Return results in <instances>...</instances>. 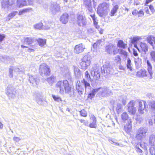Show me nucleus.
<instances>
[{
    "label": "nucleus",
    "instance_id": "nucleus-1",
    "mask_svg": "<svg viewBox=\"0 0 155 155\" xmlns=\"http://www.w3.org/2000/svg\"><path fill=\"white\" fill-rule=\"evenodd\" d=\"M147 70L145 69H141L137 72L136 76L139 78H145L150 80L153 78V72L152 70V67L148 60H147Z\"/></svg>",
    "mask_w": 155,
    "mask_h": 155
},
{
    "label": "nucleus",
    "instance_id": "nucleus-2",
    "mask_svg": "<svg viewBox=\"0 0 155 155\" xmlns=\"http://www.w3.org/2000/svg\"><path fill=\"white\" fill-rule=\"evenodd\" d=\"M56 86L60 89V92H63L64 91L65 93H68L71 91V87L69 85L68 81L65 80L63 81H59L56 84Z\"/></svg>",
    "mask_w": 155,
    "mask_h": 155
},
{
    "label": "nucleus",
    "instance_id": "nucleus-3",
    "mask_svg": "<svg viewBox=\"0 0 155 155\" xmlns=\"http://www.w3.org/2000/svg\"><path fill=\"white\" fill-rule=\"evenodd\" d=\"M35 41L34 39L31 37H27L24 38V44L31 46V48H29L27 50L29 52H34L35 49L37 48V45L36 44L34 45H31Z\"/></svg>",
    "mask_w": 155,
    "mask_h": 155
},
{
    "label": "nucleus",
    "instance_id": "nucleus-4",
    "mask_svg": "<svg viewBox=\"0 0 155 155\" xmlns=\"http://www.w3.org/2000/svg\"><path fill=\"white\" fill-rule=\"evenodd\" d=\"M117 46L118 48L121 49L120 50V54L127 57L128 55L127 53L123 50L127 48V44L125 43L123 40H120L118 41Z\"/></svg>",
    "mask_w": 155,
    "mask_h": 155
},
{
    "label": "nucleus",
    "instance_id": "nucleus-5",
    "mask_svg": "<svg viewBox=\"0 0 155 155\" xmlns=\"http://www.w3.org/2000/svg\"><path fill=\"white\" fill-rule=\"evenodd\" d=\"M91 64V61L89 57L87 55L84 56L80 63L81 68L83 70L87 69Z\"/></svg>",
    "mask_w": 155,
    "mask_h": 155
},
{
    "label": "nucleus",
    "instance_id": "nucleus-6",
    "mask_svg": "<svg viewBox=\"0 0 155 155\" xmlns=\"http://www.w3.org/2000/svg\"><path fill=\"white\" fill-rule=\"evenodd\" d=\"M52 25L51 22H48L45 23V25L43 26L42 22H40L35 24L34 25V28L35 29L42 30L49 29Z\"/></svg>",
    "mask_w": 155,
    "mask_h": 155
},
{
    "label": "nucleus",
    "instance_id": "nucleus-7",
    "mask_svg": "<svg viewBox=\"0 0 155 155\" xmlns=\"http://www.w3.org/2000/svg\"><path fill=\"white\" fill-rule=\"evenodd\" d=\"M138 110L140 114H143L144 113L143 111L145 110L147 111V107L146 102L143 100H139L138 101Z\"/></svg>",
    "mask_w": 155,
    "mask_h": 155
},
{
    "label": "nucleus",
    "instance_id": "nucleus-8",
    "mask_svg": "<svg viewBox=\"0 0 155 155\" xmlns=\"http://www.w3.org/2000/svg\"><path fill=\"white\" fill-rule=\"evenodd\" d=\"M40 70L41 71L40 72V74L41 75L44 74L45 76H48L51 74V70L50 68L46 64L42 66L41 68V66Z\"/></svg>",
    "mask_w": 155,
    "mask_h": 155
},
{
    "label": "nucleus",
    "instance_id": "nucleus-9",
    "mask_svg": "<svg viewBox=\"0 0 155 155\" xmlns=\"http://www.w3.org/2000/svg\"><path fill=\"white\" fill-rule=\"evenodd\" d=\"M77 22L79 26H85L86 25V19L85 17L82 15H78L77 16Z\"/></svg>",
    "mask_w": 155,
    "mask_h": 155
},
{
    "label": "nucleus",
    "instance_id": "nucleus-10",
    "mask_svg": "<svg viewBox=\"0 0 155 155\" xmlns=\"http://www.w3.org/2000/svg\"><path fill=\"white\" fill-rule=\"evenodd\" d=\"M134 103L133 101H131L129 103L127 107V111L130 114L134 115L136 112V108L134 107Z\"/></svg>",
    "mask_w": 155,
    "mask_h": 155
},
{
    "label": "nucleus",
    "instance_id": "nucleus-11",
    "mask_svg": "<svg viewBox=\"0 0 155 155\" xmlns=\"http://www.w3.org/2000/svg\"><path fill=\"white\" fill-rule=\"evenodd\" d=\"M89 117L90 120L91 121H92V122H90L89 124V127L91 128H96L97 127V120L96 117L92 114H89Z\"/></svg>",
    "mask_w": 155,
    "mask_h": 155
},
{
    "label": "nucleus",
    "instance_id": "nucleus-12",
    "mask_svg": "<svg viewBox=\"0 0 155 155\" xmlns=\"http://www.w3.org/2000/svg\"><path fill=\"white\" fill-rule=\"evenodd\" d=\"M107 4L103 3L100 4L97 10V13L100 17H103L105 15V10L103 9L104 7Z\"/></svg>",
    "mask_w": 155,
    "mask_h": 155
},
{
    "label": "nucleus",
    "instance_id": "nucleus-13",
    "mask_svg": "<svg viewBox=\"0 0 155 155\" xmlns=\"http://www.w3.org/2000/svg\"><path fill=\"white\" fill-rule=\"evenodd\" d=\"M85 49V46L82 43L76 45L74 48V52L78 54L83 52Z\"/></svg>",
    "mask_w": 155,
    "mask_h": 155
},
{
    "label": "nucleus",
    "instance_id": "nucleus-14",
    "mask_svg": "<svg viewBox=\"0 0 155 155\" xmlns=\"http://www.w3.org/2000/svg\"><path fill=\"white\" fill-rule=\"evenodd\" d=\"M124 129L127 134H129L130 133L132 129V121L131 119L127 120V123L124 126Z\"/></svg>",
    "mask_w": 155,
    "mask_h": 155
},
{
    "label": "nucleus",
    "instance_id": "nucleus-15",
    "mask_svg": "<svg viewBox=\"0 0 155 155\" xmlns=\"http://www.w3.org/2000/svg\"><path fill=\"white\" fill-rule=\"evenodd\" d=\"M76 89L79 94H82L84 91L81 82L79 80L77 81L76 84Z\"/></svg>",
    "mask_w": 155,
    "mask_h": 155
},
{
    "label": "nucleus",
    "instance_id": "nucleus-16",
    "mask_svg": "<svg viewBox=\"0 0 155 155\" xmlns=\"http://www.w3.org/2000/svg\"><path fill=\"white\" fill-rule=\"evenodd\" d=\"M146 40L152 46L153 49H155V37L152 35H148L147 37Z\"/></svg>",
    "mask_w": 155,
    "mask_h": 155
},
{
    "label": "nucleus",
    "instance_id": "nucleus-17",
    "mask_svg": "<svg viewBox=\"0 0 155 155\" xmlns=\"http://www.w3.org/2000/svg\"><path fill=\"white\" fill-rule=\"evenodd\" d=\"M91 74L93 77V79L95 80H98L100 77V72L97 69H94L91 71Z\"/></svg>",
    "mask_w": 155,
    "mask_h": 155
},
{
    "label": "nucleus",
    "instance_id": "nucleus-18",
    "mask_svg": "<svg viewBox=\"0 0 155 155\" xmlns=\"http://www.w3.org/2000/svg\"><path fill=\"white\" fill-rule=\"evenodd\" d=\"M69 15L68 13H64L61 16L60 20L63 24H66L68 21Z\"/></svg>",
    "mask_w": 155,
    "mask_h": 155
},
{
    "label": "nucleus",
    "instance_id": "nucleus-19",
    "mask_svg": "<svg viewBox=\"0 0 155 155\" xmlns=\"http://www.w3.org/2000/svg\"><path fill=\"white\" fill-rule=\"evenodd\" d=\"M146 132L145 131L143 128L140 129L139 130L137 134L135 137L137 139H141L143 136L146 134Z\"/></svg>",
    "mask_w": 155,
    "mask_h": 155
},
{
    "label": "nucleus",
    "instance_id": "nucleus-20",
    "mask_svg": "<svg viewBox=\"0 0 155 155\" xmlns=\"http://www.w3.org/2000/svg\"><path fill=\"white\" fill-rule=\"evenodd\" d=\"M139 47L140 49L142 52L146 53L148 51V47L147 44L145 43L140 42Z\"/></svg>",
    "mask_w": 155,
    "mask_h": 155
},
{
    "label": "nucleus",
    "instance_id": "nucleus-21",
    "mask_svg": "<svg viewBox=\"0 0 155 155\" xmlns=\"http://www.w3.org/2000/svg\"><path fill=\"white\" fill-rule=\"evenodd\" d=\"M118 8L119 6L118 5L114 6L110 13V16L111 17L114 16L117 12Z\"/></svg>",
    "mask_w": 155,
    "mask_h": 155
},
{
    "label": "nucleus",
    "instance_id": "nucleus-22",
    "mask_svg": "<svg viewBox=\"0 0 155 155\" xmlns=\"http://www.w3.org/2000/svg\"><path fill=\"white\" fill-rule=\"evenodd\" d=\"M101 88L100 87L97 89H93L91 93L88 94L87 96V98L91 99H92L94 97L97 92Z\"/></svg>",
    "mask_w": 155,
    "mask_h": 155
},
{
    "label": "nucleus",
    "instance_id": "nucleus-23",
    "mask_svg": "<svg viewBox=\"0 0 155 155\" xmlns=\"http://www.w3.org/2000/svg\"><path fill=\"white\" fill-rule=\"evenodd\" d=\"M36 41L39 45L41 47H44L46 44V40L45 39L38 38L37 39Z\"/></svg>",
    "mask_w": 155,
    "mask_h": 155
},
{
    "label": "nucleus",
    "instance_id": "nucleus-24",
    "mask_svg": "<svg viewBox=\"0 0 155 155\" xmlns=\"http://www.w3.org/2000/svg\"><path fill=\"white\" fill-rule=\"evenodd\" d=\"M17 2L19 7L27 5L26 0H17Z\"/></svg>",
    "mask_w": 155,
    "mask_h": 155
},
{
    "label": "nucleus",
    "instance_id": "nucleus-25",
    "mask_svg": "<svg viewBox=\"0 0 155 155\" xmlns=\"http://www.w3.org/2000/svg\"><path fill=\"white\" fill-rule=\"evenodd\" d=\"M142 39L140 37L135 36L133 37L131 40L132 43L134 44Z\"/></svg>",
    "mask_w": 155,
    "mask_h": 155
},
{
    "label": "nucleus",
    "instance_id": "nucleus-26",
    "mask_svg": "<svg viewBox=\"0 0 155 155\" xmlns=\"http://www.w3.org/2000/svg\"><path fill=\"white\" fill-rule=\"evenodd\" d=\"M131 61L130 58H128L127 60V63L126 64V66L127 69H129V70L131 71H133V68L131 66Z\"/></svg>",
    "mask_w": 155,
    "mask_h": 155
},
{
    "label": "nucleus",
    "instance_id": "nucleus-27",
    "mask_svg": "<svg viewBox=\"0 0 155 155\" xmlns=\"http://www.w3.org/2000/svg\"><path fill=\"white\" fill-rule=\"evenodd\" d=\"M17 13L18 12L17 11H15L9 14L8 15V20H9L10 19L13 18L16 15Z\"/></svg>",
    "mask_w": 155,
    "mask_h": 155
},
{
    "label": "nucleus",
    "instance_id": "nucleus-28",
    "mask_svg": "<svg viewBox=\"0 0 155 155\" xmlns=\"http://www.w3.org/2000/svg\"><path fill=\"white\" fill-rule=\"evenodd\" d=\"M113 47H114V46L113 45H108L106 46L105 48L106 52L109 54H110L111 52L112 48Z\"/></svg>",
    "mask_w": 155,
    "mask_h": 155
},
{
    "label": "nucleus",
    "instance_id": "nucleus-29",
    "mask_svg": "<svg viewBox=\"0 0 155 155\" xmlns=\"http://www.w3.org/2000/svg\"><path fill=\"white\" fill-rule=\"evenodd\" d=\"M122 119L124 121L128 120V116L126 112H124L121 115V116Z\"/></svg>",
    "mask_w": 155,
    "mask_h": 155
},
{
    "label": "nucleus",
    "instance_id": "nucleus-30",
    "mask_svg": "<svg viewBox=\"0 0 155 155\" xmlns=\"http://www.w3.org/2000/svg\"><path fill=\"white\" fill-rule=\"evenodd\" d=\"M31 9L28 8L23 9L22 10H20L19 11L18 15H23V14L28 12Z\"/></svg>",
    "mask_w": 155,
    "mask_h": 155
},
{
    "label": "nucleus",
    "instance_id": "nucleus-31",
    "mask_svg": "<svg viewBox=\"0 0 155 155\" xmlns=\"http://www.w3.org/2000/svg\"><path fill=\"white\" fill-rule=\"evenodd\" d=\"M80 115L83 117H86L87 116V111L84 109L81 110L80 111Z\"/></svg>",
    "mask_w": 155,
    "mask_h": 155
},
{
    "label": "nucleus",
    "instance_id": "nucleus-32",
    "mask_svg": "<svg viewBox=\"0 0 155 155\" xmlns=\"http://www.w3.org/2000/svg\"><path fill=\"white\" fill-rule=\"evenodd\" d=\"M114 62L117 64L120 63L121 58L120 55H118L115 57Z\"/></svg>",
    "mask_w": 155,
    "mask_h": 155
},
{
    "label": "nucleus",
    "instance_id": "nucleus-33",
    "mask_svg": "<svg viewBox=\"0 0 155 155\" xmlns=\"http://www.w3.org/2000/svg\"><path fill=\"white\" fill-rule=\"evenodd\" d=\"M150 152L152 155H155V144L153 145L150 148Z\"/></svg>",
    "mask_w": 155,
    "mask_h": 155
},
{
    "label": "nucleus",
    "instance_id": "nucleus-34",
    "mask_svg": "<svg viewBox=\"0 0 155 155\" xmlns=\"http://www.w3.org/2000/svg\"><path fill=\"white\" fill-rule=\"evenodd\" d=\"M83 82L84 84L85 87V89L87 88V87H90L91 85L88 82L84 79H83Z\"/></svg>",
    "mask_w": 155,
    "mask_h": 155
},
{
    "label": "nucleus",
    "instance_id": "nucleus-35",
    "mask_svg": "<svg viewBox=\"0 0 155 155\" xmlns=\"http://www.w3.org/2000/svg\"><path fill=\"white\" fill-rule=\"evenodd\" d=\"M52 97L54 101L57 102L62 101V100L61 98L59 97H56L54 95H52Z\"/></svg>",
    "mask_w": 155,
    "mask_h": 155
},
{
    "label": "nucleus",
    "instance_id": "nucleus-36",
    "mask_svg": "<svg viewBox=\"0 0 155 155\" xmlns=\"http://www.w3.org/2000/svg\"><path fill=\"white\" fill-rule=\"evenodd\" d=\"M29 81L30 83L33 84L36 82V80L34 77L31 76H30L29 78Z\"/></svg>",
    "mask_w": 155,
    "mask_h": 155
},
{
    "label": "nucleus",
    "instance_id": "nucleus-37",
    "mask_svg": "<svg viewBox=\"0 0 155 155\" xmlns=\"http://www.w3.org/2000/svg\"><path fill=\"white\" fill-rule=\"evenodd\" d=\"M55 78L54 76H51L47 78V81L48 83H52L54 81Z\"/></svg>",
    "mask_w": 155,
    "mask_h": 155
},
{
    "label": "nucleus",
    "instance_id": "nucleus-38",
    "mask_svg": "<svg viewBox=\"0 0 155 155\" xmlns=\"http://www.w3.org/2000/svg\"><path fill=\"white\" fill-rule=\"evenodd\" d=\"M150 54L151 58L155 62V51H151Z\"/></svg>",
    "mask_w": 155,
    "mask_h": 155
},
{
    "label": "nucleus",
    "instance_id": "nucleus-39",
    "mask_svg": "<svg viewBox=\"0 0 155 155\" xmlns=\"http://www.w3.org/2000/svg\"><path fill=\"white\" fill-rule=\"evenodd\" d=\"M144 15V12L142 10H140L138 11V17L143 16Z\"/></svg>",
    "mask_w": 155,
    "mask_h": 155
},
{
    "label": "nucleus",
    "instance_id": "nucleus-40",
    "mask_svg": "<svg viewBox=\"0 0 155 155\" xmlns=\"http://www.w3.org/2000/svg\"><path fill=\"white\" fill-rule=\"evenodd\" d=\"M85 77L87 78L88 80H89V79H91L90 75L89 73V72L88 71H86L85 72Z\"/></svg>",
    "mask_w": 155,
    "mask_h": 155
},
{
    "label": "nucleus",
    "instance_id": "nucleus-41",
    "mask_svg": "<svg viewBox=\"0 0 155 155\" xmlns=\"http://www.w3.org/2000/svg\"><path fill=\"white\" fill-rule=\"evenodd\" d=\"M149 8H150L151 11L153 13L155 12V9H154V7L152 5H149Z\"/></svg>",
    "mask_w": 155,
    "mask_h": 155
},
{
    "label": "nucleus",
    "instance_id": "nucleus-42",
    "mask_svg": "<svg viewBox=\"0 0 155 155\" xmlns=\"http://www.w3.org/2000/svg\"><path fill=\"white\" fill-rule=\"evenodd\" d=\"M135 148L137 153H142L143 152L142 150L138 147L136 146L135 147Z\"/></svg>",
    "mask_w": 155,
    "mask_h": 155
},
{
    "label": "nucleus",
    "instance_id": "nucleus-43",
    "mask_svg": "<svg viewBox=\"0 0 155 155\" xmlns=\"http://www.w3.org/2000/svg\"><path fill=\"white\" fill-rule=\"evenodd\" d=\"M5 36L4 34H0V42H2L4 40Z\"/></svg>",
    "mask_w": 155,
    "mask_h": 155
},
{
    "label": "nucleus",
    "instance_id": "nucleus-44",
    "mask_svg": "<svg viewBox=\"0 0 155 155\" xmlns=\"http://www.w3.org/2000/svg\"><path fill=\"white\" fill-rule=\"evenodd\" d=\"M133 54L135 56H137L138 54L137 52V51L134 49H133Z\"/></svg>",
    "mask_w": 155,
    "mask_h": 155
},
{
    "label": "nucleus",
    "instance_id": "nucleus-45",
    "mask_svg": "<svg viewBox=\"0 0 155 155\" xmlns=\"http://www.w3.org/2000/svg\"><path fill=\"white\" fill-rule=\"evenodd\" d=\"M138 11L137 10L135 9L132 12V14L134 15H138Z\"/></svg>",
    "mask_w": 155,
    "mask_h": 155
},
{
    "label": "nucleus",
    "instance_id": "nucleus-46",
    "mask_svg": "<svg viewBox=\"0 0 155 155\" xmlns=\"http://www.w3.org/2000/svg\"><path fill=\"white\" fill-rule=\"evenodd\" d=\"M112 53L114 55H116L117 54L118 52L117 49L116 48L112 50Z\"/></svg>",
    "mask_w": 155,
    "mask_h": 155
},
{
    "label": "nucleus",
    "instance_id": "nucleus-47",
    "mask_svg": "<svg viewBox=\"0 0 155 155\" xmlns=\"http://www.w3.org/2000/svg\"><path fill=\"white\" fill-rule=\"evenodd\" d=\"M151 107L155 109V102L153 101L152 103H151Z\"/></svg>",
    "mask_w": 155,
    "mask_h": 155
},
{
    "label": "nucleus",
    "instance_id": "nucleus-48",
    "mask_svg": "<svg viewBox=\"0 0 155 155\" xmlns=\"http://www.w3.org/2000/svg\"><path fill=\"white\" fill-rule=\"evenodd\" d=\"M153 0H146L145 3V5H147L148 4L150 3Z\"/></svg>",
    "mask_w": 155,
    "mask_h": 155
},
{
    "label": "nucleus",
    "instance_id": "nucleus-49",
    "mask_svg": "<svg viewBox=\"0 0 155 155\" xmlns=\"http://www.w3.org/2000/svg\"><path fill=\"white\" fill-rule=\"evenodd\" d=\"M4 3L6 5H9V0H4Z\"/></svg>",
    "mask_w": 155,
    "mask_h": 155
},
{
    "label": "nucleus",
    "instance_id": "nucleus-50",
    "mask_svg": "<svg viewBox=\"0 0 155 155\" xmlns=\"http://www.w3.org/2000/svg\"><path fill=\"white\" fill-rule=\"evenodd\" d=\"M102 42V41L101 39L97 40L96 42V43L99 46L101 42Z\"/></svg>",
    "mask_w": 155,
    "mask_h": 155
},
{
    "label": "nucleus",
    "instance_id": "nucleus-51",
    "mask_svg": "<svg viewBox=\"0 0 155 155\" xmlns=\"http://www.w3.org/2000/svg\"><path fill=\"white\" fill-rule=\"evenodd\" d=\"M13 140L14 141H15L17 142L19 140V138L17 137H14L13 138Z\"/></svg>",
    "mask_w": 155,
    "mask_h": 155
},
{
    "label": "nucleus",
    "instance_id": "nucleus-52",
    "mask_svg": "<svg viewBox=\"0 0 155 155\" xmlns=\"http://www.w3.org/2000/svg\"><path fill=\"white\" fill-rule=\"evenodd\" d=\"M98 46V45L96 43V42L94 43L93 45V47L94 48H97Z\"/></svg>",
    "mask_w": 155,
    "mask_h": 155
},
{
    "label": "nucleus",
    "instance_id": "nucleus-53",
    "mask_svg": "<svg viewBox=\"0 0 155 155\" xmlns=\"http://www.w3.org/2000/svg\"><path fill=\"white\" fill-rule=\"evenodd\" d=\"M90 16L92 18L93 20H96L95 15L94 14H93V15H90Z\"/></svg>",
    "mask_w": 155,
    "mask_h": 155
},
{
    "label": "nucleus",
    "instance_id": "nucleus-54",
    "mask_svg": "<svg viewBox=\"0 0 155 155\" xmlns=\"http://www.w3.org/2000/svg\"><path fill=\"white\" fill-rule=\"evenodd\" d=\"M119 69L120 70H125L124 68L122 65H120L119 66Z\"/></svg>",
    "mask_w": 155,
    "mask_h": 155
},
{
    "label": "nucleus",
    "instance_id": "nucleus-55",
    "mask_svg": "<svg viewBox=\"0 0 155 155\" xmlns=\"http://www.w3.org/2000/svg\"><path fill=\"white\" fill-rule=\"evenodd\" d=\"M80 121L81 123H85V121L84 119H81L80 120Z\"/></svg>",
    "mask_w": 155,
    "mask_h": 155
},
{
    "label": "nucleus",
    "instance_id": "nucleus-56",
    "mask_svg": "<svg viewBox=\"0 0 155 155\" xmlns=\"http://www.w3.org/2000/svg\"><path fill=\"white\" fill-rule=\"evenodd\" d=\"M147 9H146V11H145L146 12L147 14H150V11H149V9L147 7Z\"/></svg>",
    "mask_w": 155,
    "mask_h": 155
},
{
    "label": "nucleus",
    "instance_id": "nucleus-57",
    "mask_svg": "<svg viewBox=\"0 0 155 155\" xmlns=\"http://www.w3.org/2000/svg\"><path fill=\"white\" fill-rule=\"evenodd\" d=\"M21 48H28V47L25 46L23 45H21Z\"/></svg>",
    "mask_w": 155,
    "mask_h": 155
},
{
    "label": "nucleus",
    "instance_id": "nucleus-58",
    "mask_svg": "<svg viewBox=\"0 0 155 155\" xmlns=\"http://www.w3.org/2000/svg\"><path fill=\"white\" fill-rule=\"evenodd\" d=\"M93 21H94V24L95 25H97V22L96 21V20Z\"/></svg>",
    "mask_w": 155,
    "mask_h": 155
},
{
    "label": "nucleus",
    "instance_id": "nucleus-59",
    "mask_svg": "<svg viewBox=\"0 0 155 155\" xmlns=\"http://www.w3.org/2000/svg\"><path fill=\"white\" fill-rule=\"evenodd\" d=\"M3 127V124L0 122V129H2Z\"/></svg>",
    "mask_w": 155,
    "mask_h": 155
},
{
    "label": "nucleus",
    "instance_id": "nucleus-60",
    "mask_svg": "<svg viewBox=\"0 0 155 155\" xmlns=\"http://www.w3.org/2000/svg\"><path fill=\"white\" fill-rule=\"evenodd\" d=\"M103 29H101L99 31V33L101 34H102L103 33Z\"/></svg>",
    "mask_w": 155,
    "mask_h": 155
},
{
    "label": "nucleus",
    "instance_id": "nucleus-61",
    "mask_svg": "<svg viewBox=\"0 0 155 155\" xmlns=\"http://www.w3.org/2000/svg\"><path fill=\"white\" fill-rule=\"evenodd\" d=\"M134 46L139 51H140V50L138 48V47H137V45L136 44H135L134 45Z\"/></svg>",
    "mask_w": 155,
    "mask_h": 155
},
{
    "label": "nucleus",
    "instance_id": "nucleus-62",
    "mask_svg": "<svg viewBox=\"0 0 155 155\" xmlns=\"http://www.w3.org/2000/svg\"><path fill=\"white\" fill-rule=\"evenodd\" d=\"M95 27L97 28H100V26L98 25H95Z\"/></svg>",
    "mask_w": 155,
    "mask_h": 155
},
{
    "label": "nucleus",
    "instance_id": "nucleus-63",
    "mask_svg": "<svg viewBox=\"0 0 155 155\" xmlns=\"http://www.w3.org/2000/svg\"><path fill=\"white\" fill-rule=\"evenodd\" d=\"M134 62H135V64H136V65H137L138 64V63L137 62V61H134Z\"/></svg>",
    "mask_w": 155,
    "mask_h": 155
},
{
    "label": "nucleus",
    "instance_id": "nucleus-64",
    "mask_svg": "<svg viewBox=\"0 0 155 155\" xmlns=\"http://www.w3.org/2000/svg\"><path fill=\"white\" fill-rule=\"evenodd\" d=\"M125 11H127L128 12V11H129V9H128V8H125Z\"/></svg>",
    "mask_w": 155,
    "mask_h": 155
}]
</instances>
